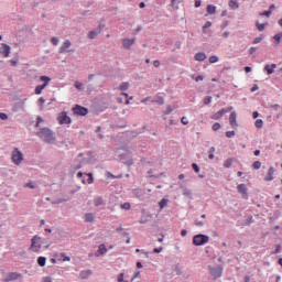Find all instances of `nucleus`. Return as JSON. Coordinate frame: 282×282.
Masks as SVG:
<instances>
[{"mask_svg": "<svg viewBox=\"0 0 282 282\" xmlns=\"http://www.w3.org/2000/svg\"><path fill=\"white\" fill-rule=\"evenodd\" d=\"M37 137H40L42 140H44L47 143L53 142L54 137L53 132L48 128H42L37 133Z\"/></svg>", "mask_w": 282, "mask_h": 282, "instance_id": "obj_1", "label": "nucleus"}, {"mask_svg": "<svg viewBox=\"0 0 282 282\" xmlns=\"http://www.w3.org/2000/svg\"><path fill=\"white\" fill-rule=\"evenodd\" d=\"M231 111H234V107L232 106L227 107V108H223L219 111L213 113L210 116V119L215 120V121L220 120L225 115H227V113H229Z\"/></svg>", "mask_w": 282, "mask_h": 282, "instance_id": "obj_2", "label": "nucleus"}, {"mask_svg": "<svg viewBox=\"0 0 282 282\" xmlns=\"http://www.w3.org/2000/svg\"><path fill=\"white\" fill-rule=\"evenodd\" d=\"M40 80L42 83H44L43 85H39L35 88V95L40 96L42 94V91L48 86V84L51 83V78L47 76H41Z\"/></svg>", "mask_w": 282, "mask_h": 282, "instance_id": "obj_3", "label": "nucleus"}, {"mask_svg": "<svg viewBox=\"0 0 282 282\" xmlns=\"http://www.w3.org/2000/svg\"><path fill=\"white\" fill-rule=\"evenodd\" d=\"M209 242V237L204 235H196L193 238V245L195 246H204Z\"/></svg>", "mask_w": 282, "mask_h": 282, "instance_id": "obj_4", "label": "nucleus"}, {"mask_svg": "<svg viewBox=\"0 0 282 282\" xmlns=\"http://www.w3.org/2000/svg\"><path fill=\"white\" fill-rule=\"evenodd\" d=\"M23 161V154L22 152L18 149V148H14L13 152H12V162L15 164V165H20Z\"/></svg>", "mask_w": 282, "mask_h": 282, "instance_id": "obj_5", "label": "nucleus"}, {"mask_svg": "<svg viewBox=\"0 0 282 282\" xmlns=\"http://www.w3.org/2000/svg\"><path fill=\"white\" fill-rule=\"evenodd\" d=\"M57 121L61 126H64V124H70L72 122V119L70 117L67 115L66 111H62L61 113H58L57 116Z\"/></svg>", "mask_w": 282, "mask_h": 282, "instance_id": "obj_6", "label": "nucleus"}, {"mask_svg": "<svg viewBox=\"0 0 282 282\" xmlns=\"http://www.w3.org/2000/svg\"><path fill=\"white\" fill-rule=\"evenodd\" d=\"M41 248H42V239L35 236L32 239V245L30 249L34 252H39Z\"/></svg>", "mask_w": 282, "mask_h": 282, "instance_id": "obj_7", "label": "nucleus"}, {"mask_svg": "<svg viewBox=\"0 0 282 282\" xmlns=\"http://www.w3.org/2000/svg\"><path fill=\"white\" fill-rule=\"evenodd\" d=\"M223 273H224V269L220 268V267H216V268H212V269H210V275H212L214 279L221 278V276H223Z\"/></svg>", "mask_w": 282, "mask_h": 282, "instance_id": "obj_8", "label": "nucleus"}, {"mask_svg": "<svg viewBox=\"0 0 282 282\" xmlns=\"http://www.w3.org/2000/svg\"><path fill=\"white\" fill-rule=\"evenodd\" d=\"M73 110L76 116L84 117L88 115V109L79 105H77Z\"/></svg>", "mask_w": 282, "mask_h": 282, "instance_id": "obj_9", "label": "nucleus"}, {"mask_svg": "<svg viewBox=\"0 0 282 282\" xmlns=\"http://www.w3.org/2000/svg\"><path fill=\"white\" fill-rule=\"evenodd\" d=\"M237 112L232 111L229 116V124L231 126L232 129H237L238 128V121H237Z\"/></svg>", "mask_w": 282, "mask_h": 282, "instance_id": "obj_10", "label": "nucleus"}, {"mask_svg": "<svg viewBox=\"0 0 282 282\" xmlns=\"http://www.w3.org/2000/svg\"><path fill=\"white\" fill-rule=\"evenodd\" d=\"M72 45L69 40H66L59 48V54H64V52H75L74 50L68 51V47Z\"/></svg>", "mask_w": 282, "mask_h": 282, "instance_id": "obj_11", "label": "nucleus"}, {"mask_svg": "<svg viewBox=\"0 0 282 282\" xmlns=\"http://www.w3.org/2000/svg\"><path fill=\"white\" fill-rule=\"evenodd\" d=\"M237 189L245 198H248V187H246L245 183L237 185Z\"/></svg>", "mask_w": 282, "mask_h": 282, "instance_id": "obj_12", "label": "nucleus"}, {"mask_svg": "<svg viewBox=\"0 0 282 282\" xmlns=\"http://www.w3.org/2000/svg\"><path fill=\"white\" fill-rule=\"evenodd\" d=\"M151 104H156L159 106H163L165 104V99L161 95H156L154 99L151 100Z\"/></svg>", "mask_w": 282, "mask_h": 282, "instance_id": "obj_13", "label": "nucleus"}, {"mask_svg": "<svg viewBox=\"0 0 282 282\" xmlns=\"http://www.w3.org/2000/svg\"><path fill=\"white\" fill-rule=\"evenodd\" d=\"M274 180V166L269 167V172L267 176L264 177L265 182H272Z\"/></svg>", "mask_w": 282, "mask_h": 282, "instance_id": "obj_14", "label": "nucleus"}, {"mask_svg": "<svg viewBox=\"0 0 282 282\" xmlns=\"http://www.w3.org/2000/svg\"><path fill=\"white\" fill-rule=\"evenodd\" d=\"M123 43V47H126V50H130V47H132V45H134L135 43V39H123L122 41Z\"/></svg>", "mask_w": 282, "mask_h": 282, "instance_id": "obj_15", "label": "nucleus"}, {"mask_svg": "<svg viewBox=\"0 0 282 282\" xmlns=\"http://www.w3.org/2000/svg\"><path fill=\"white\" fill-rule=\"evenodd\" d=\"M275 68H276L275 64L264 66V70L267 72L268 75H272Z\"/></svg>", "mask_w": 282, "mask_h": 282, "instance_id": "obj_16", "label": "nucleus"}, {"mask_svg": "<svg viewBox=\"0 0 282 282\" xmlns=\"http://www.w3.org/2000/svg\"><path fill=\"white\" fill-rule=\"evenodd\" d=\"M2 47H3L2 54H3L4 58H8V56H10L11 48L9 45H7L4 43H2Z\"/></svg>", "mask_w": 282, "mask_h": 282, "instance_id": "obj_17", "label": "nucleus"}, {"mask_svg": "<svg viewBox=\"0 0 282 282\" xmlns=\"http://www.w3.org/2000/svg\"><path fill=\"white\" fill-rule=\"evenodd\" d=\"M234 161H235L234 158H229V159L225 160L224 167L225 169H230L232 166V164H234Z\"/></svg>", "mask_w": 282, "mask_h": 282, "instance_id": "obj_18", "label": "nucleus"}, {"mask_svg": "<svg viewBox=\"0 0 282 282\" xmlns=\"http://www.w3.org/2000/svg\"><path fill=\"white\" fill-rule=\"evenodd\" d=\"M99 33H101V28L97 29L96 31H90L88 33V37L89 39H96V36H98Z\"/></svg>", "mask_w": 282, "mask_h": 282, "instance_id": "obj_19", "label": "nucleus"}, {"mask_svg": "<svg viewBox=\"0 0 282 282\" xmlns=\"http://www.w3.org/2000/svg\"><path fill=\"white\" fill-rule=\"evenodd\" d=\"M206 58H207V55L205 53H196L195 54V61L202 62V61H206Z\"/></svg>", "mask_w": 282, "mask_h": 282, "instance_id": "obj_20", "label": "nucleus"}, {"mask_svg": "<svg viewBox=\"0 0 282 282\" xmlns=\"http://www.w3.org/2000/svg\"><path fill=\"white\" fill-rule=\"evenodd\" d=\"M229 7H230L232 10H236V9H239V8H240V4H239L238 0H230V1H229Z\"/></svg>", "mask_w": 282, "mask_h": 282, "instance_id": "obj_21", "label": "nucleus"}, {"mask_svg": "<svg viewBox=\"0 0 282 282\" xmlns=\"http://www.w3.org/2000/svg\"><path fill=\"white\" fill-rule=\"evenodd\" d=\"M19 276H20L19 273H15V272L10 273L9 276L6 279V282L17 280Z\"/></svg>", "mask_w": 282, "mask_h": 282, "instance_id": "obj_22", "label": "nucleus"}, {"mask_svg": "<svg viewBox=\"0 0 282 282\" xmlns=\"http://www.w3.org/2000/svg\"><path fill=\"white\" fill-rule=\"evenodd\" d=\"M130 88V84L127 82L121 83V86H119V90L127 91Z\"/></svg>", "mask_w": 282, "mask_h": 282, "instance_id": "obj_23", "label": "nucleus"}, {"mask_svg": "<svg viewBox=\"0 0 282 282\" xmlns=\"http://www.w3.org/2000/svg\"><path fill=\"white\" fill-rule=\"evenodd\" d=\"M167 204H169L167 198H162L161 202L159 203L160 209L161 210L164 209L167 206Z\"/></svg>", "mask_w": 282, "mask_h": 282, "instance_id": "obj_24", "label": "nucleus"}, {"mask_svg": "<svg viewBox=\"0 0 282 282\" xmlns=\"http://www.w3.org/2000/svg\"><path fill=\"white\" fill-rule=\"evenodd\" d=\"M216 152V148L215 147H212L208 151V158L209 160H214L215 159V153Z\"/></svg>", "mask_w": 282, "mask_h": 282, "instance_id": "obj_25", "label": "nucleus"}, {"mask_svg": "<svg viewBox=\"0 0 282 282\" xmlns=\"http://www.w3.org/2000/svg\"><path fill=\"white\" fill-rule=\"evenodd\" d=\"M273 39H274L275 45H279V43H281L282 32L275 34Z\"/></svg>", "mask_w": 282, "mask_h": 282, "instance_id": "obj_26", "label": "nucleus"}, {"mask_svg": "<svg viewBox=\"0 0 282 282\" xmlns=\"http://www.w3.org/2000/svg\"><path fill=\"white\" fill-rule=\"evenodd\" d=\"M207 12H208V14L216 13V7L213 4L207 6Z\"/></svg>", "mask_w": 282, "mask_h": 282, "instance_id": "obj_27", "label": "nucleus"}, {"mask_svg": "<svg viewBox=\"0 0 282 282\" xmlns=\"http://www.w3.org/2000/svg\"><path fill=\"white\" fill-rule=\"evenodd\" d=\"M90 274H91L90 271H83V272L80 273V278H82L83 280H85V279L89 278Z\"/></svg>", "mask_w": 282, "mask_h": 282, "instance_id": "obj_28", "label": "nucleus"}, {"mask_svg": "<svg viewBox=\"0 0 282 282\" xmlns=\"http://www.w3.org/2000/svg\"><path fill=\"white\" fill-rule=\"evenodd\" d=\"M37 263H39L40 267H44L45 263H46V258L40 257V258L37 259Z\"/></svg>", "mask_w": 282, "mask_h": 282, "instance_id": "obj_29", "label": "nucleus"}, {"mask_svg": "<svg viewBox=\"0 0 282 282\" xmlns=\"http://www.w3.org/2000/svg\"><path fill=\"white\" fill-rule=\"evenodd\" d=\"M256 128L261 129L263 128V120L257 119L254 122Z\"/></svg>", "mask_w": 282, "mask_h": 282, "instance_id": "obj_30", "label": "nucleus"}, {"mask_svg": "<svg viewBox=\"0 0 282 282\" xmlns=\"http://www.w3.org/2000/svg\"><path fill=\"white\" fill-rule=\"evenodd\" d=\"M107 251H108V250H107V248H106L105 245H101V246L99 247V250H97V252H99V254H105Z\"/></svg>", "mask_w": 282, "mask_h": 282, "instance_id": "obj_31", "label": "nucleus"}, {"mask_svg": "<svg viewBox=\"0 0 282 282\" xmlns=\"http://www.w3.org/2000/svg\"><path fill=\"white\" fill-rule=\"evenodd\" d=\"M253 170H259L261 169V161H254L252 164Z\"/></svg>", "mask_w": 282, "mask_h": 282, "instance_id": "obj_32", "label": "nucleus"}, {"mask_svg": "<svg viewBox=\"0 0 282 282\" xmlns=\"http://www.w3.org/2000/svg\"><path fill=\"white\" fill-rule=\"evenodd\" d=\"M213 131H218L221 129V124L219 122H215L212 127Z\"/></svg>", "mask_w": 282, "mask_h": 282, "instance_id": "obj_33", "label": "nucleus"}, {"mask_svg": "<svg viewBox=\"0 0 282 282\" xmlns=\"http://www.w3.org/2000/svg\"><path fill=\"white\" fill-rule=\"evenodd\" d=\"M212 102H213V97L209 96V97L204 98L205 106H209Z\"/></svg>", "mask_w": 282, "mask_h": 282, "instance_id": "obj_34", "label": "nucleus"}, {"mask_svg": "<svg viewBox=\"0 0 282 282\" xmlns=\"http://www.w3.org/2000/svg\"><path fill=\"white\" fill-rule=\"evenodd\" d=\"M94 220H95V217H94L93 214H87V215H86V221H87V223H93Z\"/></svg>", "mask_w": 282, "mask_h": 282, "instance_id": "obj_35", "label": "nucleus"}, {"mask_svg": "<svg viewBox=\"0 0 282 282\" xmlns=\"http://www.w3.org/2000/svg\"><path fill=\"white\" fill-rule=\"evenodd\" d=\"M75 87L77 90L82 91L84 89V84L80 82H76Z\"/></svg>", "mask_w": 282, "mask_h": 282, "instance_id": "obj_36", "label": "nucleus"}, {"mask_svg": "<svg viewBox=\"0 0 282 282\" xmlns=\"http://www.w3.org/2000/svg\"><path fill=\"white\" fill-rule=\"evenodd\" d=\"M219 57L217 55H213L209 57V63H218Z\"/></svg>", "mask_w": 282, "mask_h": 282, "instance_id": "obj_37", "label": "nucleus"}, {"mask_svg": "<svg viewBox=\"0 0 282 282\" xmlns=\"http://www.w3.org/2000/svg\"><path fill=\"white\" fill-rule=\"evenodd\" d=\"M121 209L130 210L131 205L129 203H123V204H121Z\"/></svg>", "mask_w": 282, "mask_h": 282, "instance_id": "obj_38", "label": "nucleus"}, {"mask_svg": "<svg viewBox=\"0 0 282 282\" xmlns=\"http://www.w3.org/2000/svg\"><path fill=\"white\" fill-rule=\"evenodd\" d=\"M256 25H257V29H258L259 31L265 30V24H263V23L257 22Z\"/></svg>", "mask_w": 282, "mask_h": 282, "instance_id": "obj_39", "label": "nucleus"}, {"mask_svg": "<svg viewBox=\"0 0 282 282\" xmlns=\"http://www.w3.org/2000/svg\"><path fill=\"white\" fill-rule=\"evenodd\" d=\"M9 119V116L4 112H0V121H7Z\"/></svg>", "mask_w": 282, "mask_h": 282, "instance_id": "obj_40", "label": "nucleus"}, {"mask_svg": "<svg viewBox=\"0 0 282 282\" xmlns=\"http://www.w3.org/2000/svg\"><path fill=\"white\" fill-rule=\"evenodd\" d=\"M86 175L88 176V184H93L94 183V175H93V173H86Z\"/></svg>", "mask_w": 282, "mask_h": 282, "instance_id": "obj_41", "label": "nucleus"}, {"mask_svg": "<svg viewBox=\"0 0 282 282\" xmlns=\"http://www.w3.org/2000/svg\"><path fill=\"white\" fill-rule=\"evenodd\" d=\"M236 135V131L231 130V131H226V137L227 138H234Z\"/></svg>", "mask_w": 282, "mask_h": 282, "instance_id": "obj_42", "label": "nucleus"}, {"mask_svg": "<svg viewBox=\"0 0 282 282\" xmlns=\"http://www.w3.org/2000/svg\"><path fill=\"white\" fill-rule=\"evenodd\" d=\"M192 167L195 171V173H199L200 169L197 163H192Z\"/></svg>", "mask_w": 282, "mask_h": 282, "instance_id": "obj_43", "label": "nucleus"}, {"mask_svg": "<svg viewBox=\"0 0 282 282\" xmlns=\"http://www.w3.org/2000/svg\"><path fill=\"white\" fill-rule=\"evenodd\" d=\"M181 123H182L183 126H187V124L189 123V120H188L186 117H182Z\"/></svg>", "mask_w": 282, "mask_h": 282, "instance_id": "obj_44", "label": "nucleus"}, {"mask_svg": "<svg viewBox=\"0 0 282 282\" xmlns=\"http://www.w3.org/2000/svg\"><path fill=\"white\" fill-rule=\"evenodd\" d=\"M117 281L118 282H129V281H124V274L123 273L119 274V278H117Z\"/></svg>", "mask_w": 282, "mask_h": 282, "instance_id": "obj_45", "label": "nucleus"}, {"mask_svg": "<svg viewBox=\"0 0 282 282\" xmlns=\"http://www.w3.org/2000/svg\"><path fill=\"white\" fill-rule=\"evenodd\" d=\"M174 111V109L172 108V106H167L166 110H165V115H170Z\"/></svg>", "mask_w": 282, "mask_h": 282, "instance_id": "obj_46", "label": "nucleus"}, {"mask_svg": "<svg viewBox=\"0 0 282 282\" xmlns=\"http://www.w3.org/2000/svg\"><path fill=\"white\" fill-rule=\"evenodd\" d=\"M141 278V272L140 271H137L133 275V278L131 279V281H133L134 279H139Z\"/></svg>", "mask_w": 282, "mask_h": 282, "instance_id": "obj_47", "label": "nucleus"}, {"mask_svg": "<svg viewBox=\"0 0 282 282\" xmlns=\"http://www.w3.org/2000/svg\"><path fill=\"white\" fill-rule=\"evenodd\" d=\"M261 41H263V37H262V36H259V37H256V39L253 40V43H254V45H257V43H261Z\"/></svg>", "mask_w": 282, "mask_h": 282, "instance_id": "obj_48", "label": "nucleus"}, {"mask_svg": "<svg viewBox=\"0 0 282 282\" xmlns=\"http://www.w3.org/2000/svg\"><path fill=\"white\" fill-rule=\"evenodd\" d=\"M270 14H272V11H264L260 13L262 17H270Z\"/></svg>", "mask_w": 282, "mask_h": 282, "instance_id": "obj_49", "label": "nucleus"}, {"mask_svg": "<svg viewBox=\"0 0 282 282\" xmlns=\"http://www.w3.org/2000/svg\"><path fill=\"white\" fill-rule=\"evenodd\" d=\"M212 25H213V23L210 21H207L205 23V25L203 26V30H206V29L210 28Z\"/></svg>", "mask_w": 282, "mask_h": 282, "instance_id": "obj_50", "label": "nucleus"}, {"mask_svg": "<svg viewBox=\"0 0 282 282\" xmlns=\"http://www.w3.org/2000/svg\"><path fill=\"white\" fill-rule=\"evenodd\" d=\"M153 66H154L155 68H159V67L161 66V62H160L159 59H155V61L153 62Z\"/></svg>", "mask_w": 282, "mask_h": 282, "instance_id": "obj_51", "label": "nucleus"}, {"mask_svg": "<svg viewBox=\"0 0 282 282\" xmlns=\"http://www.w3.org/2000/svg\"><path fill=\"white\" fill-rule=\"evenodd\" d=\"M163 251V247L153 249V253H161Z\"/></svg>", "mask_w": 282, "mask_h": 282, "instance_id": "obj_52", "label": "nucleus"}, {"mask_svg": "<svg viewBox=\"0 0 282 282\" xmlns=\"http://www.w3.org/2000/svg\"><path fill=\"white\" fill-rule=\"evenodd\" d=\"M45 99L43 98V97H41L40 99H39V102H40V107L41 108H43V105L45 104Z\"/></svg>", "mask_w": 282, "mask_h": 282, "instance_id": "obj_53", "label": "nucleus"}, {"mask_svg": "<svg viewBox=\"0 0 282 282\" xmlns=\"http://www.w3.org/2000/svg\"><path fill=\"white\" fill-rule=\"evenodd\" d=\"M245 73H246V74L252 73V68H251L250 66H246V67H245Z\"/></svg>", "mask_w": 282, "mask_h": 282, "instance_id": "obj_54", "label": "nucleus"}, {"mask_svg": "<svg viewBox=\"0 0 282 282\" xmlns=\"http://www.w3.org/2000/svg\"><path fill=\"white\" fill-rule=\"evenodd\" d=\"M142 192V189H132V193L139 197V194Z\"/></svg>", "mask_w": 282, "mask_h": 282, "instance_id": "obj_55", "label": "nucleus"}, {"mask_svg": "<svg viewBox=\"0 0 282 282\" xmlns=\"http://www.w3.org/2000/svg\"><path fill=\"white\" fill-rule=\"evenodd\" d=\"M259 90V85H253L251 88V93H256Z\"/></svg>", "mask_w": 282, "mask_h": 282, "instance_id": "obj_56", "label": "nucleus"}, {"mask_svg": "<svg viewBox=\"0 0 282 282\" xmlns=\"http://www.w3.org/2000/svg\"><path fill=\"white\" fill-rule=\"evenodd\" d=\"M204 80V76L199 75L195 78L196 83L203 82Z\"/></svg>", "mask_w": 282, "mask_h": 282, "instance_id": "obj_57", "label": "nucleus"}, {"mask_svg": "<svg viewBox=\"0 0 282 282\" xmlns=\"http://www.w3.org/2000/svg\"><path fill=\"white\" fill-rule=\"evenodd\" d=\"M59 40L57 37H52L53 45H57Z\"/></svg>", "mask_w": 282, "mask_h": 282, "instance_id": "obj_58", "label": "nucleus"}, {"mask_svg": "<svg viewBox=\"0 0 282 282\" xmlns=\"http://www.w3.org/2000/svg\"><path fill=\"white\" fill-rule=\"evenodd\" d=\"M254 52H257V47L251 46V47L249 48V54H254Z\"/></svg>", "mask_w": 282, "mask_h": 282, "instance_id": "obj_59", "label": "nucleus"}, {"mask_svg": "<svg viewBox=\"0 0 282 282\" xmlns=\"http://www.w3.org/2000/svg\"><path fill=\"white\" fill-rule=\"evenodd\" d=\"M176 3H180V0H171V4L173 8H176Z\"/></svg>", "mask_w": 282, "mask_h": 282, "instance_id": "obj_60", "label": "nucleus"}, {"mask_svg": "<svg viewBox=\"0 0 282 282\" xmlns=\"http://www.w3.org/2000/svg\"><path fill=\"white\" fill-rule=\"evenodd\" d=\"M43 122V119L41 117H37L36 119V128H39L40 123Z\"/></svg>", "mask_w": 282, "mask_h": 282, "instance_id": "obj_61", "label": "nucleus"}, {"mask_svg": "<svg viewBox=\"0 0 282 282\" xmlns=\"http://www.w3.org/2000/svg\"><path fill=\"white\" fill-rule=\"evenodd\" d=\"M280 251H281V246L278 245L275 251H273L272 253H273V254H276V253H279Z\"/></svg>", "mask_w": 282, "mask_h": 282, "instance_id": "obj_62", "label": "nucleus"}, {"mask_svg": "<svg viewBox=\"0 0 282 282\" xmlns=\"http://www.w3.org/2000/svg\"><path fill=\"white\" fill-rule=\"evenodd\" d=\"M43 282H53V281H52V278L46 276V278L43 279Z\"/></svg>", "mask_w": 282, "mask_h": 282, "instance_id": "obj_63", "label": "nucleus"}, {"mask_svg": "<svg viewBox=\"0 0 282 282\" xmlns=\"http://www.w3.org/2000/svg\"><path fill=\"white\" fill-rule=\"evenodd\" d=\"M195 225H196L197 227H203V226H204V223H203V221H196Z\"/></svg>", "mask_w": 282, "mask_h": 282, "instance_id": "obj_64", "label": "nucleus"}]
</instances>
